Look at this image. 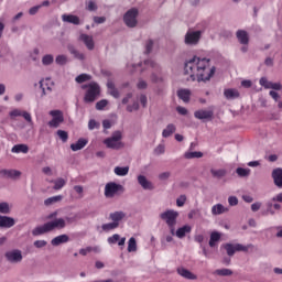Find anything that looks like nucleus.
I'll return each mask as SVG.
<instances>
[{
    "label": "nucleus",
    "instance_id": "21",
    "mask_svg": "<svg viewBox=\"0 0 282 282\" xmlns=\"http://www.w3.org/2000/svg\"><path fill=\"white\" fill-rule=\"evenodd\" d=\"M40 87L44 95L47 94V91H52V87H54V83H52V79L46 78L40 82Z\"/></svg>",
    "mask_w": 282,
    "mask_h": 282
},
{
    "label": "nucleus",
    "instance_id": "1",
    "mask_svg": "<svg viewBox=\"0 0 282 282\" xmlns=\"http://www.w3.org/2000/svg\"><path fill=\"white\" fill-rule=\"evenodd\" d=\"M215 66H210V59L206 57L194 56L185 63L184 75L188 76L187 80H195L206 83L215 76Z\"/></svg>",
    "mask_w": 282,
    "mask_h": 282
},
{
    "label": "nucleus",
    "instance_id": "53",
    "mask_svg": "<svg viewBox=\"0 0 282 282\" xmlns=\"http://www.w3.org/2000/svg\"><path fill=\"white\" fill-rule=\"evenodd\" d=\"M87 10H89V12H94V11L98 10V6H96V2L90 0V1H88Z\"/></svg>",
    "mask_w": 282,
    "mask_h": 282
},
{
    "label": "nucleus",
    "instance_id": "25",
    "mask_svg": "<svg viewBox=\"0 0 282 282\" xmlns=\"http://www.w3.org/2000/svg\"><path fill=\"white\" fill-rule=\"evenodd\" d=\"M177 97L183 100V102H191V91L188 89H178Z\"/></svg>",
    "mask_w": 282,
    "mask_h": 282
},
{
    "label": "nucleus",
    "instance_id": "46",
    "mask_svg": "<svg viewBox=\"0 0 282 282\" xmlns=\"http://www.w3.org/2000/svg\"><path fill=\"white\" fill-rule=\"evenodd\" d=\"M216 274H218V276H230V274H232V271L229 269H218L216 270Z\"/></svg>",
    "mask_w": 282,
    "mask_h": 282
},
{
    "label": "nucleus",
    "instance_id": "42",
    "mask_svg": "<svg viewBox=\"0 0 282 282\" xmlns=\"http://www.w3.org/2000/svg\"><path fill=\"white\" fill-rule=\"evenodd\" d=\"M237 175H239V177H248L250 175V170L248 169H243V167H238L236 170Z\"/></svg>",
    "mask_w": 282,
    "mask_h": 282
},
{
    "label": "nucleus",
    "instance_id": "28",
    "mask_svg": "<svg viewBox=\"0 0 282 282\" xmlns=\"http://www.w3.org/2000/svg\"><path fill=\"white\" fill-rule=\"evenodd\" d=\"M28 151H30L28 144H15L11 149V153H28Z\"/></svg>",
    "mask_w": 282,
    "mask_h": 282
},
{
    "label": "nucleus",
    "instance_id": "34",
    "mask_svg": "<svg viewBox=\"0 0 282 282\" xmlns=\"http://www.w3.org/2000/svg\"><path fill=\"white\" fill-rule=\"evenodd\" d=\"M54 186V191H61V188H63V186H65V184H67V182H65V178H57L55 181H51Z\"/></svg>",
    "mask_w": 282,
    "mask_h": 282
},
{
    "label": "nucleus",
    "instance_id": "18",
    "mask_svg": "<svg viewBox=\"0 0 282 282\" xmlns=\"http://www.w3.org/2000/svg\"><path fill=\"white\" fill-rule=\"evenodd\" d=\"M0 174L2 177H10L11 180H17V177H21V172L18 170H1Z\"/></svg>",
    "mask_w": 282,
    "mask_h": 282
},
{
    "label": "nucleus",
    "instance_id": "40",
    "mask_svg": "<svg viewBox=\"0 0 282 282\" xmlns=\"http://www.w3.org/2000/svg\"><path fill=\"white\" fill-rule=\"evenodd\" d=\"M144 65H145V67H148L150 69H154L155 72H158V69H160V66H158V64L153 59L144 61Z\"/></svg>",
    "mask_w": 282,
    "mask_h": 282
},
{
    "label": "nucleus",
    "instance_id": "24",
    "mask_svg": "<svg viewBox=\"0 0 282 282\" xmlns=\"http://www.w3.org/2000/svg\"><path fill=\"white\" fill-rule=\"evenodd\" d=\"M80 41L86 45L87 50H94L95 44H94V37L87 34H82L80 35Z\"/></svg>",
    "mask_w": 282,
    "mask_h": 282
},
{
    "label": "nucleus",
    "instance_id": "36",
    "mask_svg": "<svg viewBox=\"0 0 282 282\" xmlns=\"http://www.w3.org/2000/svg\"><path fill=\"white\" fill-rule=\"evenodd\" d=\"M212 213L214 215H223V213H226V207H224L221 204L214 205L212 207Z\"/></svg>",
    "mask_w": 282,
    "mask_h": 282
},
{
    "label": "nucleus",
    "instance_id": "54",
    "mask_svg": "<svg viewBox=\"0 0 282 282\" xmlns=\"http://www.w3.org/2000/svg\"><path fill=\"white\" fill-rule=\"evenodd\" d=\"M153 50V42L152 40H149L145 44V54H151Z\"/></svg>",
    "mask_w": 282,
    "mask_h": 282
},
{
    "label": "nucleus",
    "instance_id": "58",
    "mask_svg": "<svg viewBox=\"0 0 282 282\" xmlns=\"http://www.w3.org/2000/svg\"><path fill=\"white\" fill-rule=\"evenodd\" d=\"M91 250H94V248H91V247H87L85 249H80L79 250V254H82V257H87V254H89V252H91Z\"/></svg>",
    "mask_w": 282,
    "mask_h": 282
},
{
    "label": "nucleus",
    "instance_id": "17",
    "mask_svg": "<svg viewBox=\"0 0 282 282\" xmlns=\"http://www.w3.org/2000/svg\"><path fill=\"white\" fill-rule=\"evenodd\" d=\"M236 36L241 45H248L250 43V37L248 36V32L243 30H238Z\"/></svg>",
    "mask_w": 282,
    "mask_h": 282
},
{
    "label": "nucleus",
    "instance_id": "31",
    "mask_svg": "<svg viewBox=\"0 0 282 282\" xmlns=\"http://www.w3.org/2000/svg\"><path fill=\"white\" fill-rule=\"evenodd\" d=\"M219 239H221V235L217 231H213L210 234V238H209V247L215 248V243H217V241H219Z\"/></svg>",
    "mask_w": 282,
    "mask_h": 282
},
{
    "label": "nucleus",
    "instance_id": "5",
    "mask_svg": "<svg viewBox=\"0 0 282 282\" xmlns=\"http://www.w3.org/2000/svg\"><path fill=\"white\" fill-rule=\"evenodd\" d=\"M160 217L167 226H175L177 224V218L180 217V213L173 210V209H167L164 213L160 214Z\"/></svg>",
    "mask_w": 282,
    "mask_h": 282
},
{
    "label": "nucleus",
    "instance_id": "62",
    "mask_svg": "<svg viewBox=\"0 0 282 282\" xmlns=\"http://www.w3.org/2000/svg\"><path fill=\"white\" fill-rule=\"evenodd\" d=\"M140 105L138 102H134L132 106L127 107V111H138Z\"/></svg>",
    "mask_w": 282,
    "mask_h": 282
},
{
    "label": "nucleus",
    "instance_id": "8",
    "mask_svg": "<svg viewBox=\"0 0 282 282\" xmlns=\"http://www.w3.org/2000/svg\"><path fill=\"white\" fill-rule=\"evenodd\" d=\"M123 22L128 28H135L138 25V9H130L123 15Z\"/></svg>",
    "mask_w": 282,
    "mask_h": 282
},
{
    "label": "nucleus",
    "instance_id": "6",
    "mask_svg": "<svg viewBox=\"0 0 282 282\" xmlns=\"http://www.w3.org/2000/svg\"><path fill=\"white\" fill-rule=\"evenodd\" d=\"M50 116L53 118L48 121V127H51V129H58V127L65 122V117L61 110H52L50 111Z\"/></svg>",
    "mask_w": 282,
    "mask_h": 282
},
{
    "label": "nucleus",
    "instance_id": "11",
    "mask_svg": "<svg viewBox=\"0 0 282 282\" xmlns=\"http://www.w3.org/2000/svg\"><path fill=\"white\" fill-rule=\"evenodd\" d=\"M6 257L11 263H19L23 260V256L21 254L20 250L8 251Z\"/></svg>",
    "mask_w": 282,
    "mask_h": 282
},
{
    "label": "nucleus",
    "instance_id": "64",
    "mask_svg": "<svg viewBox=\"0 0 282 282\" xmlns=\"http://www.w3.org/2000/svg\"><path fill=\"white\" fill-rule=\"evenodd\" d=\"M94 21H95L97 24H100V23H105V21H107V18H105V17H95V18H94Z\"/></svg>",
    "mask_w": 282,
    "mask_h": 282
},
{
    "label": "nucleus",
    "instance_id": "33",
    "mask_svg": "<svg viewBox=\"0 0 282 282\" xmlns=\"http://www.w3.org/2000/svg\"><path fill=\"white\" fill-rule=\"evenodd\" d=\"M63 200V196L57 195V196H53V197H48L44 200V204L46 206H52V204H56L57 202H62Z\"/></svg>",
    "mask_w": 282,
    "mask_h": 282
},
{
    "label": "nucleus",
    "instance_id": "41",
    "mask_svg": "<svg viewBox=\"0 0 282 282\" xmlns=\"http://www.w3.org/2000/svg\"><path fill=\"white\" fill-rule=\"evenodd\" d=\"M210 173H212L213 177H225L227 172L224 169H220V170H213L212 169Z\"/></svg>",
    "mask_w": 282,
    "mask_h": 282
},
{
    "label": "nucleus",
    "instance_id": "49",
    "mask_svg": "<svg viewBox=\"0 0 282 282\" xmlns=\"http://www.w3.org/2000/svg\"><path fill=\"white\" fill-rule=\"evenodd\" d=\"M259 83L261 87H264L265 89H270V86L272 84V82H268V78L265 77H262Z\"/></svg>",
    "mask_w": 282,
    "mask_h": 282
},
{
    "label": "nucleus",
    "instance_id": "52",
    "mask_svg": "<svg viewBox=\"0 0 282 282\" xmlns=\"http://www.w3.org/2000/svg\"><path fill=\"white\" fill-rule=\"evenodd\" d=\"M120 241V235L115 234L108 238V243H118Z\"/></svg>",
    "mask_w": 282,
    "mask_h": 282
},
{
    "label": "nucleus",
    "instance_id": "61",
    "mask_svg": "<svg viewBox=\"0 0 282 282\" xmlns=\"http://www.w3.org/2000/svg\"><path fill=\"white\" fill-rule=\"evenodd\" d=\"M176 111H177V113H180L181 116H186V113H188V110H187L186 108L182 107V106H178V107L176 108Z\"/></svg>",
    "mask_w": 282,
    "mask_h": 282
},
{
    "label": "nucleus",
    "instance_id": "23",
    "mask_svg": "<svg viewBox=\"0 0 282 282\" xmlns=\"http://www.w3.org/2000/svg\"><path fill=\"white\" fill-rule=\"evenodd\" d=\"M62 20L65 23H73V25H80V18H78V15L64 14L62 15Z\"/></svg>",
    "mask_w": 282,
    "mask_h": 282
},
{
    "label": "nucleus",
    "instance_id": "56",
    "mask_svg": "<svg viewBox=\"0 0 282 282\" xmlns=\"http://www.w3.org/2000/svg\"><path fill=\"white\" fill-rule=\"evenodd\" d=\"M228 203H229V206H237V204H239V199L237 198V196H230L228 198Z\"/></svg>",
    "mask_w": 282,
    "mask_h": 282
},
{
    "label": "nucleus",
    "instance_id": "29",
    "mask_svg": "<svg viewBox=\"0 0 282 282\" xmlns=\"http://www.w3.org/2000/svg\"><path fill=\"white\" fill-rule=\"evenodd\" d=\"M188 232H191V226L185 225L176 230V237H178V239H184Z\"/></svg>",
    "mask_w": 282,
    "mask_h": 282
},
{
    "label": "nucleus",
    "instance_id": "20",
    "mask_svg": "<svg viewBox=\"0 0 282 282\" xmlns=\"http://www.w3.org/2000/svg\"><path fill=\"white\" fill-rule=\"evenodd\" d=\"M14 224V218L8 216H0V228H12Z\"/></svg>",
    "mask_w": 282,
    "mask_h": 282
},
{
    "label": "nucleus",
    "instance_id": "16",
    "mask_svg": "<svg viewBox=\"0 0 282 282\" xmlns=\"http://www.w3.org/2000/svg\"><path fill=\"white\" fill-rule=\"evenodd\" d=\"M197 120H210L213 118V111L210 110H197L194 113Z\"/></svg>",
    "mask_w": 282,
    "mask_h": 282
},
{
    "label": "nucleus",
    "instance_id": "13",
    "mask_svg": "<svg viewBox=\"0 0 282 282\" xmlns=\"http://www.w3.org/2000/svg\"><path fill=\"white\" fill-rule=\"evenodd\" d=\"M177 274H180V276H183V279H187L188 281L197 280V275H195L188 269H184L182 267L177 269Z\"/></svg>",
    "mask_w": 282,
    "mask_h": 282
},
{
    "label": "nucleus",
    "instance_id": "10",
    "mask_svg": "<svg viewBox=\"0 0 282 282\" xmlns=\"http://www.w3.org/2000/svg\"><path fill=\"white\" fill-rule=\"evenodd\" d=\"M200 37H202L200 31L187 32L185 35V43L186 45H195L196 43H199Z\"/></svg>",
    "mask_w": 282,
    "mask_h": 282
},
{
    "label": "nucleus",
    "instance_id": "7",
    "mask_svg": "<svg viewBox=\"0 0 282 282\" xmlns=\"http://www.w3.org/2000/svg\"><path fill=\"white\" fill-rule=\"evenodd\" d=\"M120 140H122V133L117 131L111 138L105 139L104 144H106L108 149H120V147H122Z\"/></svg>",
    "mask_w": 282,
    "mask_h": 282
},
{
    "label": "nucleus",
    "instance_id": "35",
    "mask_svg": "<svg viewBox=\"0 0 282 282\" xmlns=\"http://www.w3.org/2000/svg\"><path fill=\"white\" fill-rule=\"evenodd\" d=\"M184 158L186 160L199 159V158H204V153H202V152H185Z\"/></svg>",
    "mask_w": 282,
    "mask_h": 282
},
{
    "label": "nucleus",
    "instance_id": "9",
    "mask_svg": "<svg viewBox=\"0 0 282 282\" xmlns=\"http://www.w3.org/2000/svg\"><path fill=\"white\" fill-rule=\"evenodd\" d=\"M224 248L225 250H227L228 257H232L236 252H248V247L241 243H237V245L227 243L224 246Z\"/></svg>",
    "mask_w": 282,
    "mask_h": 282
},
{
    "label": "nucleus",
    "instance_id": "14",
    "mask_svg": "<svg viewBox=\"0 0 282 282\" xmlns=\"http://www.w3.org/2000/svg\"><path fill=\"white\" fill-rule=\"evenodd\" d=\"M127 217V214L124 212H115L109 215V219L113 224H118V227L120 226V221H122Z\"/></svg>",
    "mask_w": 282,
    "mask_h": 282
},
{
    "label": "nucleus",
    "instance_id": "19",
    "mask_svg": "<svg viewBox=\"0 0 282 282\" xmlns=\"http://www.w3.org/2000/svg\"><path fill=\"white\" fill-rule=\"evenodd\" d=\"M272 177L275 186H278V188H282V169L273 170Z\"/></svg>",
    "mask_w": 282,
    "mask_h": 282
},
{
    "label": "nucleus",
    "instance_id": "32",
    "mask_svg": "<svg viewBox=\"0 0 282 282\" xmlns=\"http://www.w3.org/2000/svg\"><path fill=\"white\" fill-rule=\"evenodd\" d=\"M115 173L119 177H124V175H129V166H124V167L117 166L115 167Z\"/></svg>",
    "mask_w": 282,
    "mask_h": 282
},
{
    "label": "nucleus",
    "instance_id": "63",
    "mask_svg": "<svg viewBox=\"0 0 282 282\" xmlns=\"http://www.w3.org/2000/svg\"><path fill=\"white\" fill-rule=\"evenodd\" d=\"M74 191H75L78 195H80V197H83L84 188H83L82 185H75V186H74Z\"/></svg>",
    "mask_w": 282,
    "mask_h": 282
},
{
    "label": "nucleus",
    "instance_id": "48",
    "mask_svg": "<svg viewBox=\"0 0 282 282\" xmlns=\"http://www.w3.org/2000/svg\"><path fill=\"white\" fill-rule=\"evenodd\" d=\"M100 127V123H98L96 120L90 119L88 122V129L90 131H94V129H98Z\"/></svg>",
    "mask_w": 282,
    "mask_h": 282
},
{
    "label": "nucleus",
    "instance_id": "51",
    "mask_svg": "<svg viewBox=\"0 0 282 282\" xmlns=\"http://www.w3.org/2000/svg\"><path fill=\"white\" fill-rule=\"evenodd\" d=\"M184 204H186V196L185 195H181L177 199H176V205L182 208V206H184Z\"/></svg>",
    "mask_w": 282,
    "mask_h": 282
},
{
    "label": "nucleus",
    "instance_id": "47",
    "mask_svg": "<svg viewBox=\"0 0 282 282\" xmlns=\"http://www.w3.org/2000/svg\"><path fill=\"white\" fill-rule=\"evenodd\" d=\"M42 63H43V65H52V63H54V56H52V55H45V56L42 58Z\"/></svg>",
    "mask_w": 282,
    "mask_h": 282
},
{
    "label": "nucleus",
    "instance_id": "43",
    "mask_svg": "<svg viewBox=\"0 0 282 282\" xmlns=\"http://www.w3.org/2000/svg\"><path fill=\"white\" fill-rule=\"evenodd\" d=\"M57 135L62 142H67V140H69V134L65 130H57Z\"/></svg>",
    "mask_w": 282,
    "mask_h": 282
},
{
    "label": "nucleus",
    "instance_id": "15",
    "mask_svg": "<svg viewBox=\"0 0 282 282\" xmlns=\"http://www.w3.org/2000/svg\"><path fill=\"white\" fill-rule=\"evenodd\" d=\"M138 183L144 191H153V183L151 181L147 180V176L144 175H139L138 176Z\"/></svg>",
    "mask_w": 282,
    "mask_h": 282
},
{
    "label": "nucleus",
    "instance_id": "3",
    "mask_svg": "<svg viewBox=\"0 0 282 282\" xmlns=\"http://www.w3.org/2000/svg\"><path fill=\"white\" fill-rule=\"evenodd\" d=\"M82 89H86L84 102H95L98 96H100V86L96 82L82 85Z\"/></svg>",
    "mask_w": 282,
    "mask_h": 282
},
{
    "label": "nucleus",
    "instance_id": "59",
    "mask_svg": "<svg viewBox=\"0 0 282 282\" xmlns=\"http://www.w3.org/2000/svg\"><path fill=\"white\" fill-rule=\"evenodd\" d=\"M34 246H35V248H45V246H47V241H45V240H36L34 242Z\"/></svg>",
    "mask_w": 282,
    "mask_h": 282
},
{
    "label": "nucleus",
    "instance_id": "27",
    "mask_svg": "<svg viewBox=\"0 0 282 282\" xmlns=\"http://www.w3.org/2000/svg\"><path fill=\"white\" fill-rule=\"evenodd\" d=\"M87 142L88 141L86 139H79L76 143L70 144V149L72 151H80L87 147Z\"/></svg>",
    "mask_w": 282,
    "mask_h": 282
},
{
    "label": "nucleus",
    "instance_id": "37",
    "mask_svg": "<svg viewBox=\"0 0 282 282\" xmlns=\"http://www.w3.org/2000/svg\"><path fill=\"white\" fill-rule=\"evenodd\" d=\"M138 250V243L135 242V238H130L128 241V252H135Z\"/></svg>",
    "mask_w": 282,
    "mask_h": 282
},
{
    "label": "nucleus",
    "instance_id": "57",
    "mask_svg": "<svg viewBox=\"0 0 282 282\" xmlns=\"http://www.w3.org/2000/svg\"><path fill=\"white\" fill-rule=\"evenodd\" d=\"M164 151H165L164 145H163V144H159V145L155 148L154 153H155L156 155H162V153H164Z\"/></svg>",
    "mask_w": 282,
    "mask_h": 282
},
{
    "label": "nucleus",
    "instance_id": "55",
    "mask_svg": "<svg viewBox=\"0 0 282 282\" xmlns=\"http://www.w3.org/2000/svg\"><path fill=\"white\" fill-rule=\"evenodd\" d=\"M72 54H74L75 58H78L79 61H85V54H83L76 50H73Z\"/></svg>",
    "mask_w": 282,
    "mask_h": 282
},
{
    "label": "nucleus",
    "instance_id": "45",
    "mask_svg": "<svg viewBox=\"0 0 282 282\" xmlns=\"http://www.w3.org/2000/svg\"><path fill=\"white\" fill-rule=\"evenodd\" d=\"M107 105H109V101H107V99H101L96 104V109L97 111H102V109H105V107H107Z\"/></svg>",
    "mask_w": 282,
    "mask_h": 282
},
{
    "label": "nucleus",
    "instance_id": "4",
    "mask_svg": "<svg viewBox=\"0 0 282 282\" xmlns=\"http://www.w3.org/2000/svg\"><path fill=\"white\" fill-rule=\"evenodd\" d=\"M118 193H124V187L115 182L107 183L105 186V197L111 198L116 197Z\"/></svg>",
    "mask_w": 282,
    "mask_h": 282
},
{
    "label": "nucleus",
    "instance_id": "50",
    "mask_svg": "<svg viewBox=\"0 0 282 282\" xmlns=\"http://www.w3.org/2000/svg\"><path fill=\"white\" fill-rule=\"evenodd\" d=\"M55 63H57V65H65V63H67V57L65 55H58Z\"/></svg>",
    "mask_w": 282,
    "mask_h": 282
},
{
    "label": "nucleus",
    "instance_id": "12",
    "mask_svg": "<svg viewBox=\"0 0 282 282\" xmlns=\"http://www.w3.org/2000/svg\"><path fill=\"white\" fill-rule=\"evenodd\" d=\"M11 118H19L20 116L26 120V122H32V115L28 111H22L19 109H14L10 112Z\"/></svg>",
    "mask_w": 282,
    "mask_h": 282
},
{
    "label": "nucleus",
    "instance_id": "26",
    "mask_svg": "<svg viewBox=\"0 0 282 282\" xmlns=\"http://www.w3.org/2000/svg\"><path fill=\"white\" fill-rule=\"evenodd\" d=\"M69 241V236L67 235H59L52 239V246H61V243H67Z\"/></svg>",
    "mask_w": 282,
    "mask_h": 282
},
{
    "label": "nucleus",
    "instance_id": "30",
    "mask_svg": "<svg viewBox=\"0 0 282 282\" xmlns=\"http://www.w3.org/2000/svg\"><path fill=\"white\" fill-rule=\"evenodd\" d=\"M176 131L175 124L170 123L166 126V128L163 130L162 135L163 138H171L173 133Z\"/></svg>",
    "mask_w": 282,
    "mask_h": 282
},
{
    "label": "nucleus",
    "instance_id": "44",
    "mask_svg": "<svg viewBox=\"0 0 282 282\" xmlns=\"http://www.w3.org/2000/svg\"><path fill=\"white\" fill-rule=\"evenodd\" d=\"M0 213L2 215H9V213H10V204H8V203H0Z\"/></svg>",
    "mask_w": 282,
    "mask_h": 282
},
{
    "label": "nucleus",
    "instance_id": "39",
    "mask_svg": "<svg viewBox=\"0 0 282 282\" xmlns=\"http://www.w3.org/2000/svg\"><path fill=\"white\" fill-rule=\"evenodd\" d=\"M75 80L80 85L83 83H87V80H91V76L87 74H80L75 78Z\"/></svg>",
    "mask_w": 282,
    "mask_h": 282
},
{
    "label": "nucleus",
    "instance_id": "22",
    "mask_svg": "<svg viewBox=\"0 0 282 282\" xmlns=\"http://www.w3.org/2000/svg\"><path fill=\"white\" fill-rule=\"evenodd\" d=\"M224 96L227 100H235V98H239V90L235 88H227L224 90Z\"/></svg>",
    "mask_w": 282,
    "mask_h": 282
},
{
    "label": "nucleus",
    "instance_id": "2",
    "mask_svg": "<svg viewBox=\"0 0 282 282\" xmlns=\"http://www.w3.org/2000/svg\"><path fill=\"white\" fill-rule=\"evenodd\" d=\"M65 219L57 218L55 220L48 221L42 226L35 227L32 230L33 237H40V235H45V232H52V230H61L65 228Z\"/></svg>",
    "mask_w": 282,
    "mask_h": 282
},
{
    "label": "nucleus",
    "instance_id": "38",
    "mask_svg": "<svg viewBox=\"0 0 282 282\" xmlns=\"http://www.w3.org/2000/svg\"><path fill=\"white\" fill-rule=\"evenodd\" d=\"M116 228H118L117 223H108L101 226V229L104 230V232H109V230H116Z\"/></svg>",
    "mask_w": 282,
    "mask_h": 282
},
{
    "label": "nucleus",
    "instance_id": "60",
    "mask_svg": "<svg viewBox=\"0 0 282 282\" xmlns=\"http://www.w3.org/2000/svg\"><path fill=\"white\" fill-rule=\"evenodd\" d=\"M270 89H275V91H281L282 86L280 83H271V86H269Z\"/></svg>",
    "mask_w": 282,
    "mask_h": 282
}]
</instances>
